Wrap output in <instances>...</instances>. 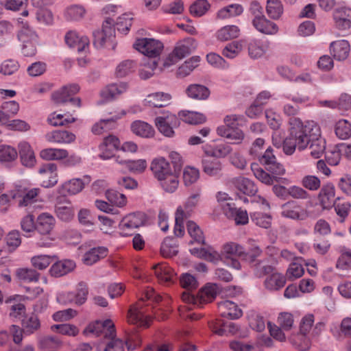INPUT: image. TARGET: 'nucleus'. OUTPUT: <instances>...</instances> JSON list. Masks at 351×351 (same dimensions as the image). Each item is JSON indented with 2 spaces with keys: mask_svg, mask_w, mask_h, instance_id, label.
<instances>
[{
  "mask_svg": "<svg viewBox=\"0 0 351 351\" xmlns=\"http://www.w3.org/2000/svg\"><path fill=\"white\" fill-rule=\"evenodd\" d=\"M18 22L21 24V29L18 33L19 40L21 43L38 42V35L33 28L21 19H18Z\"/></svg>",
  "mask_w": 351,
  "mask_h": 351,
  "instance_id": "nucleus-39",
  "label": "nucleus"
},
{
  "mask_svg": "<svg viewBox=\"0 0 351 351\" xmlns=\"http://www.w3.org/2000/svg\"><path fill=\"white\" fill-rule=\"evenodd\" d=\"M66 44L78 52L86 51L89 47V39L84 34L76 31H69L64 36Z\"/></svg>",
  "mask_w": 351,
  "mask_h": 351,
  "instance_id": "nucleus-16",
  "label": "nucleus"
},
{
  "mask_svg": "<svg viewBox=\"0 0 351 351\" xmlns=\"http://www.w3.org/2000/svg\"><path fill=\"white\" fill-rule=\"evenodd\" d=\"M86 10L82 5H72L64 12V16L69 21H79L84 18Z\"/></svg>",
  "mask_w": 351,
  "mask_h": 351,
  "instance_id": "nucleus-61",
  "label": "nucleus"
},
{
  "mask_svg": "<svg viewBox=\"0 0 351 351\" xmlns=\"http://www.w3.org/2000/svg\"><path fill=\"white\" fill-rule=\"evenodd\" d=\"M79 90L80 86L78 84H69L54 92L51 97L56 104H63L69 101L74 106H80V99L79 97H73Z\"/></svg>",
  "mask_w": 351,
  "mask_h": 351,
  "instance_id": "nucleus-12",
  "label": "nucleus"
},
{
  "mask_svg": "<svg viewBox=\"0 0 351 351\" xmlns=\"http://www.w3.org/2000/svg\"><path fill=\"white\" fill-rule=\"evenodd\" d=\"M330 51L335 60L342 61L349 56L350 45L348 40L344 39L335 40L330 43Z\"/></svg>",
  "mask_w": 351,
  "mask_h": 351,
  "instance_id": "nucleus-22",
  "label": "nucleus"
},
{
  "mask_svg": "<svg viewBox=\"0 0 351 351\" xmlns=\"http://www.w3.org/2000/svg\"><path fill=\"white\" fill-rule=\"evenodd\" d=\"M307 129L313 132L312 140L308 147L310 149V155L314 158H319L326 149V141L321 136V130L317 123H310Z\"/></svg>",
  "mask_w": 351,
  "mask_h": 351,
  "instance_id": "nucleus-10",
  "label": "nucleus"
},
{
  "mask_svg": "<svg viewBox=\"0 0 351 351\" xmlns=\"http://www.w3.org/2000/svg\"><path fill=\"white\" fill-rule=\"evenodd\" d=\"M200 62V57L195 56L186 60L179 66L177 74L180 77L189 75L198 65Z\"/></svg>",
  "mask_w": 351,
  "mask_h": 351,
  "instance_id": "nucleus-50",
  "label": "nucleus"
},
{
  "mask_svg": "<svg viewBox=\"0 0 351 351\" xmlns=\"http://www.w3.org/2000/svg\"><path fill=\"white\" fill-rule=\"evenodd\" d=\"M75 135L67 130H57L46 134V139L58 144H70L75 141Z\"/></svg>",
  "mask_w": 351,
  "mask_h": 351,
  "instance_id": "nucleus-27",
  "label": "nucleus"
},
{
  "mask_svg": "<svg viewBox=\"0 0 351 351\" xmlns=\"http://www.w3.org/2000/svg\"><path fill=\"white\" fill-rule=\"evenodd\" d=\"M91 182L89 176H84L81 178H73L60 185L57 191L56 195L66 197L67 195H74L82 191L84 186Z\"/></svg>",
  "mask_w": 351,
  "mask_h": 351,
  "instance_id": "nucleus-8",
  "label": "nucleus"
},
{
  "mask_svg": "<svg viewBox=\"0 0 351 351\" xmlns=\"http://www.w3.org/2000/svg\"><path fill=\"white\" fill-rule=\"evenodd\" d=\"M252 221L257 226L267 229L271 227L272 217L271 215L261 212H254L250 214Z\"/></svg>",
  "mask_w": 351,
  "mask_h": 351,
  "instance_id": "nucleus-57",
  "label": "nucleus"
},
{
  "mask_svg": "<svg viewBox=\"0 0 351 351\" xmlns=\"http://www.w3.org/2000/svg\"><path fill=\"white\" fill-rule=\"evenodd\" d=\"M222 211L228 218L233 219L237 225H245L248 223L249 217L247 211L237 208L234 203L223 204Z\"/></svg>",
  "mask_w": 351,
  "mask_h": 351,
  "instance_id": "nucleus-18",
  "label": "nucleus"
},
{
  "mask_svg": "<svg viewBox=\"0 0 351 351\" xmlns=\"http://www.w3.org/2000/svg\"><path fill=\"white\" fill-rule=\"evenodd\" d=\"M171 99V96L169 93L156 92L148 95L143 100V104L145 106L149 107L154 106L160 108L167 106L166 102L169 101Z\"/></svg>",
  "mask_w": 351,
  "mask_h": 351,
  "instance_id": "nucleus-35",
  "label": "nucleus"
},
{
  "mask_svg": "<svg viewBox=\"0 0 351 351\" xmlns=\"http://www.w3.org/2000/svg\"><path fill=\"white\" fill-rule=\"evenodd\" d=\"M186 219L183 208L178 206L175 215L174 234L178 237H182L184 234V221Z\"/></svg>",
  "mask_w": 351,
  "mask_h": 351,
  "instance_id": "nucleus-59",
  "label": "nucleus"
},
{
  "mask_svg": "<svg viewBox=\"0 0 351 351\" xmlns=\"http://www.w3.org/2000/svg\"><path fill=\"white\" fill-rule=\"evenodd\" d=\"M57 165L54 163H47L43 165L38 170L40 174H45L48 178L47 180L43 181L41 186L45 188L52 187L58 183Z\"/></svg>",
  "mask_w": 351,
  "mask_h": 351,
  "instance_id": "nucleus-29",
  "label": "nucleus"
},
{
  "mask_svg": "<svg viewBox=\"0 0 351 351\" xmlns=\"http://www.w3.org/2000/svg\"><path fill=\"white\" fill-rule=\"evenodd\" d=\"M252 269L256 277L261 278L267 274H269L274 270V267L268 263L265 259L256 261L252 263Z\"/></svg>",
  "mask_w": 351,
  "mask_h": 351,
  "instance_id": "nucleus-63",
  "label": "nucleus"
},
{
  "mask_svg": "<svg viewBox=\"0 0 351 351\" xmlns=\"http://www.w3.org/2000/svg\"><path fill=\"white\" fill-rule=\"evenodd\" d=\"M187 231L191 237V243H196L204 244L205 238L200 228L193 221H189L186 223Z\"/></svg>",
  "mask_w": 351,
  "mask_h": 351,
  "instance_id": "nucleus-53",
  "label": "nucleus"
},
{
  "mask_svg": "<svg viewBox=\"0 0 351 351\" xmlns=\"http://www.w3.org/2000/svg\"><path fill=\"white\" fill-rule=\"evenodd\" d=\"M40 326L39 319L34 313L27 315L22 320L24 332L28 335L34 333L40 328Z\"/></svg>",
  "mask_w": 351,
  "mask_h": 351,
  "instance_id": "nucleus-51",
  "label": "nucleus"
},
{
  "mask_svg": "<svg viewBox=\"0 0 351 351\" xmlns=\"http://www.w3.org/2000/svg\"><path fill=\"white\" fill-rule=\"evenodd\" d=\"M147 221V216L143 212H134L125 215L120 221L118 229L122 237L131 234L134 229L143 226Z\"/></svg>",
  "mask_w": 351,
  "mask_h": 351,
  "instance_id": "nucleus-5",
  "label": "nucleus"
},
{
  "mask_svg": "<svg viewBox=\"0 0 351 351\" xmlns=\"http://www.w3.org/2000/svg\"><path fill=\"white\" fill-rule=\"evenodd\" d=\"M179 119L174 114L169 112H163L162 115L155 119V125L160 133L167 137L173 136V128L179 125Z\"/></svg>",
  "mask_w": 351,
  "mask_h": 351,
  "instance_id": "nucleus-11",
  "label": "nucleus"
},
{
  "mask_svg": "<svg viewBox=\"0 0 351 351\" xmlns=\"http://www.w3.org/2000/svg\"><path fill=\"white\" fill-rule=\"evenodd\" d=\"M76 267L75 263L70 259L57 261L50 268V274L54 277H61L72 271Z\"/></svg>",
  "mask_w": 351,
  "mask_h": 351,
  "instance_id": "nucleus-31",
  "label": "nucleus"
},
{
  "mask_svg": "<svg viewBox=\"0 0 351 351\" xmlns=\"http://www.w3.org/2000/svg\"><path fill=\"white\" fill-rule=\"evenodd\" d=\"M108 249L105 246L93 247L83 255L82 262L86 265H93L108 256Z\"/></svg>",
  "mask_w": 351,
  "mask_h": 351,
  "instance_id": "nucleus-24",
  "label": "nucleus"
},
{
  "mask_svg": "<svg viewBox=\"0 0 351 351\" xmlns=\"http://www.w3.org/2000/svg\"><path fill=\"white\" fill-rule=\"evenodd\" d=\"M281 215L283 217L304 221L308 217V212L295 201H289L281 206Z\"/></svg>",
  "mask_w": 351,
  "mask_h": 351,
  "instance_id": "nucleus-13",
  "label": "nucleus"
},
{
  "mask_svg": "<svg viewBox=\"0 0 351 351\" xmlns=\"http://www.w3.org/2000/svg\"><path fill=\"white\" fill-rule=\"evenodd\" d=\"M150 311L154 313L156 318L158 319L165 318V315L160 317V316L157 315L155 307L149 308L145 306L143 302H139L130 308L128 315V321L130 324L135 325L137 327L148 328L152 322V316L149 313Z\"/></svg>",
  "mask_w": 351,
  "mask_h": 351,
  "instance_id": "nucleus-1",
  "label": "nucleus"
},
{
  "mask_svg": "<svg viewBox=\"0 0 351 351\" xmlns=\"http://www.w3.org/2000/svg\"><path fill=\"white\" fill-rule=\"evenodd\" d=\"M18 149L22 164L27 167L34 166L36 157L30 144L27 141H21L18 145Z\"/></svg>",
  "mask_w": 351,
  "mask_h": 351,
  "instance_id": "nucleus-28",
  "label": "nucleus"
},
{
  "mask_svg": "<svg viewBox=\"0 0 351 351\" xmlns=\"http://www.w3.org/2000/svg\"><path fill=\"white\" fill-rule=\"evenodd\" d=\"M178 245L173 238L167 237L160 246V253L164 257H171L177 254Z\"/></svg>",
  "mask_w": 351,
  "mask_h": 351,
  "instance_id": "nucleus-56",
  "label": "nucleus"
},
{
  "mask_svg": "<svg viewBox=\"0 0 351 351\" xmlns=\"http://www.w3.org/2000/svg\"><path fill=\"white\" fill-rule=\"evenodd\" d=\"M134 134L143 138H152L155 131L153 127L149 123L143 121H135L131 125Z\"/></svg>",
  "mask_w": 351,
  "mask_h": 351,
  "instance_id": "nucleus-41",
  "label": "nucleus"
},
{
  "mask_svg": "<svg viewBox=\"0 0 351 351\" xmlns=\"http://www.w3.org/2000/svg\"><path fill=\"white\" fill-rule=\"evenodd\" d=\"M159 182L162 188L168 193L175 192L179 185L178 176L173 171L165 176L164 180Z\"/></svg>",
  "mask_w": 351,
  "mask_h": 351,
  "instance_id": "nucleus-64",
  "label": "nucleus"
},
{
  "mask_svg": "<svg viewBox=\"0 0 351 351\" xmlns=\"http://www.w3.org/2000/svg\"><path fill=\"white\" fill-rule=\"evenodd\" d=\"M134 47L146 56L147 58H152L160 55L163 49V44L153 38H142L136 40Z\"/></svg>",
  "mask_w": 351,
  "mask_h": 351,
  "instance_id": "nucleus-9",
  "label": "nucleus"
},
{
  "mask_svg": "<svg viewBox=\"0 0 351 351\" xmlns=\"http://www.w3.org/2000/svg\"><path fill=\"white\" fill-rule=\"evenodd\" d=\"M248 53L252 58L263 56L269 48V43L263 40L252 38L248 41Z\"/></svg>",
  "mask_w": 351,
  "mask_h": 351,
  "instance_id": "nucleus-34",
  "label": "nucleus"
},
{
  "mask_svg": "<svg viewBox=\"0 0 351 351\" xmlns=\"http://www.w3.org/2000/svg\"><path fill=\"white\" fill-rule=\"evenodd\" d=\"M218 291L219 287L216 284H207L202 288L197 293L199 306L213 301Z\"/></svg>",
  "mask_w": 351,
  "mask_h": 351,
  "instance_id": "nucleus-40",
  "label": "nucleus"
},
{
  "mask_svg": "<svg viewBox=\"0 0 351 351\" xmlns=\"http://www.w3.org/2000/svg\"><path fill=\"white\" fill-rule=\"evenodd\" d=\"M137 64L132 60H125L121 62L117 66L115 74L119 77H125L134 71Z\"/></svg>",
  "mask_w": 351,
  "mask_h": 351,
  "instance_id": "nucleus-62",
  "label": "nucleus"
},
{
  "mask_svg": "<svg viewBox=\"0 0 351 351\" xmlns=\"http://www.w3.org/2000/svg\"><path fill=\"white\" fill-rule=\"evenodd\" d=\"M217 134L221 137L232 141L234 144H239L244 138V134L239 128L218 126Z\"/></svg>",
  "mask_w": 351,
  "mask_h": 351,
  "instance_id": "nucleus-32",
  "label": "nucleus"
},
{
  "mask_svg": "<svg viewBox=\"0 0 351 351\" xmlns=\"http://www.w3.org/2000/svg\"><path fill=\"white\" fill-rule=\"evenodd\" d=\"M213 332L219 335L224 336L229 334L234 335L238 330V326L231 322H222L218 320L210 326Z\"/></svg>",
  "mask_w": 351,
  "mask_h": 351,
  "instance_id": "nucleus-38",
  "label": "nucleus"
},
{
  "mask_svg": "<svg viewBox=\"0 0 351 351\" xmlns=\"http://www.w3.org/2000/svg\"><path fill=\"white\" fill-rule=\"evenodd\" d=\"M84 334L87 337L104 336L106 339H111L115 336L114 325L110 319L97 320L89 324L84 329Z\"/></svg>",
  "mask_w": 351,
  "mask_h": 351,
  "instance_id": "nucleus-6",
  "label": "nucleus"
},
{
  "mask_svg": "<svg viewBox=\"0 0 351 351\" xmlns=\"http://www.w3.org/2000/svg\"><path fill=\"white\" fill-rule=\"evenodd\" d=\"M56 225L55 217L48 212H42L36 218V231L40 235H50Z\"/></svg>",
  "mask_w": 351,
  "mask_h": 351,
  "instance_id": "nucleus-15",
  "label": "nucleus"
},
{
  "mask_svg": "<svg viewBox=\"0 0 351 351\" xmlns=\"http://www.w3.org/2000/svg\"><path fill=\"white\" fill-rule=\"evenodd\" d=\"M151 170L155 178L158 180H162L165 176L172 172L170 164L163 157L154 158L151 163Z\"/></svg>",
  "mask_w": 351,
  "mask_h": 351,
  "instance_id": "nucleus-23",
  "label": "nucleus"
},
{
  "mask_svg": "<svg viewBox=\"0 0 351 351\" xmlns=\"http://www.w3.org/2000/svg\"><path fill=\"white\" fill-rule=\"evenodd\" d=\"M179 119L189 124H201L206 121V117L199 112L189 110H181L178 113Z\"/></svg>",
  "mask_w": 351,
  "mask_h": 351,
  "instance_id": "nucleus-43",
  "label": "nucleus"
},
{
  "mask_svg": "<svg viewBox=\"0 0 351 351\" xmlns=\"http://www.w3.org/2000/svg\"><path fill=\"white\" fill-rule=\"evenodd\" d=\"M17 278L25 282H36L39 280L40 274L30 268H19L16 272Z\"/></svg>",
  "mask_w": 351,
  "mask_h": 351,
  "instance_id": "nucleus-58",
  "label": "nucleus"
},
{
  "mask_svg": "<svg viewBox=\"0 0 351 351\" xmlns=\"http://www.w3.org/2000/svg\"><path fill=\"white\" fill-rule=\"evenodd\" d=\"M218 308L221 317L230 319H236L241 317L242 311L237 304L228 300H224L218 302Z\"/></svg>",
  "mask_w": 351,
  "mask_h": 351,
  "instance_id": "nucleus-21",
  "label": "nucleus"
},
{
  "mask_svg": "<svg viewBox=\"0 0 351 351\" xmlns=\"http://www.w3.org/2000/svg\"><path fill=\"white\" fill-rule=\"evenodd\" d=\"M203 149L207 156L215 158L226 157L232 151L230 145L224 143H218L214 146L206 145L203 147Z\"/></svg>",
  "mask_w": 351,
  "mask_h": 351,
  "instance_id": "nucleus-37",
  "label": "nucleus"
},
{
  "mask_svg": "<svg viewBox=\"0 0 351 351\" xmlns=\"http://www.w3.org/2000/svg\"><path fill=\"white\" fill-rule=\"evenodd\" d=\"M126 114L124 110H121L119 112H116L115 114L106 118L101 119L99 122L95 123L92 128V132L95 134H100L103 132L110 130L114 125L117 120L121 119L123 116Z\"/></svg>",
  "mask_w": 351,
  "mask_h": 351,
  "instance_id": "nucleus-26",
  "label": "nucleus"
},
{
  "mask_svg": "<svg viewBox=\"0 0 351 351\" xmlns=\"http://www.w3.org/2000/svg\"><path fill=\"white\" fill-rule=\"evenodd\" d=\"M93 44L97 48L105 47L114 50L117 46L114 21L107 19L102 25V30L94 34Z\"/></svg>",
  "mask_w": 351,
  "mask_h": 351,
  "instance_id": "nucleus-3",
  "label": "nucleus"
},
{
  "mask_svg": "<svg viewBox=\"0 0 351 351\" xmlns=\"http://www.w3.org/2000/svg\"><path fill=\"white\" fill-rule=\"evenodd\" d=\"M333 19L339 30H348L351 27V9L346 7L337 8L333 13Z\"/></svg>",
  "mask_w": 351,
  "mask_h": 351,
  "instance_id": "nucleus-19",
  "label": "nucleus"
},
{
  "mask_svg": "<svg viewBox=\"0 0 351 351\" xmlns=\"http://www.w3.org/2000/svg\"><path fill=\"white\" fill-rule=\"evenodd\" d=\"M266 11L271 19H278L284 11L282 2L280 0H267Z\"/></svg>",
  "mask_w": 351,
  "mask_h": 351,
  "instance_id": "nucleus-55",
  "label": "nucleus"
},
{
  "mask_svg": "<svg viewBox=\"0 0 351 351\" xmlns=\"http://www.w3.org/2000/svg\"><path fill=\"white\" fill-rule=\"evenodd\" d=\"M40 156L47 160H60L67 158L69 153L65 149L46 148L40 151Z\"/></svg>",
  "mask_w": 351,
  "mask_h": 351,
  "instance_id": "nucleus-42",
  "label": "nucleus"
},
{
  "mask_svg": "<svg viewBox=\"0 0 351 351\" xmlns=\"http://www.w3.org/2000/svg\"><path fill=\"white\" fill-rule=\"evenodd\" d=\"M54 212L56 217L62 221L68 222L75 216V210L66 197L56 195L55 197Z\"/></svg>",
  "mask_w": 351,
  "mask_h": 351,
  "instance_id": "nucleus-14",
  "label": "nucleus"
},
{
  "mask_svg": "<svg viewBox=\"0 0 351 351\" xmlns=\"http://www.w3.org/2000/svg\"><path fill=\"white\" fill-rule=\"evenodd\" d=\"M233 184L243 194L254 196L252 202H256L265 208H269V204L264 197L255 195L258 191V187L251 180L244 177H237L233 179Z\"/></svg>",
  "mask_w": 351,
  "mask_h": 351,
  "instance_id": "nucleus-7",
  "label": "nucleus"
},
{
  "mask_svg": "<svg viewBox=\"0 0 351 351\" xmlns=\"http://www.w3.org/2000/svg\"><path fill=\"white\" fill-rule=\"evenodd\" d=\"M152 269L160 283L169 286L176 281V272L167 264L158 263Z\"/></svg>",
  "mask_w": 351,
  "mask_h": 351,
  "instance_id": "nucleus-17",
  "label": "nucleus"
},
{
  "mask_svg": "<svg viewBox=\"0 0 351 351\" xmlns=\"http://www.w3.org/2000/svg\"><path fill=\"white\" fill-rule=\"evenodd\" d=\"M47 121L52 126H61L74 122L75 121V118L70 114H62L53 112L49 115Z\"/></svg>",
  "mask_w": 351,
  "mask_h": 351,
  "instance_id": "nucleus-60",
  "label": "nucleus"
},
{
  "mask_svg": "<svg viewBox=\"0 0 351 351\" xmlns=\"http://www.w3.org/2000/svg\"><path fill=\"white\" fill-rule=\"evenodd\" d=\"M240 29L237 25H226L217 32V37L221 41H226L235 38L239 36Z\"/></svg>",
  "mask_w": 351,
  "mask_h": 351,
  "instance_id": "nucleus-52",
  "label": "nucleus"
},
{
  "mask_svg": "<svg viewBox=\"0 0 351 351\" xmlns=\"http://www.w3.org/2000/svg\"><path fill=\"white\" fill-rule=\"evenodd\" d=\"M126 82L112 84L104 88L100 93L101 97L106 100H111L124 93L128 90Z\"/></svg>",
  "mask_w": 351,
  "mask_h": 351,
  "instance_id": "nucleus-33",
  "label": "nucleus"
},
{
  "mask_svg": "<svg viewBox=\"0 0 351 351\" xmlns=\"http://www.w3.org/2000/svg\"><path fill=\"white\" fill-rule=\"evenodd\" d=\"M310 123H317L314 121H307L303 123L300 119L296 117H291L289 119L290 132L297 142L299 150H303L308 147L310 141L313 138L312 134L313 132L311 130L307 129V126Z\"/></svg>",
  "mask_w": 351,
  "mask_h": 351,
  "instance_id": "nucleus-2",
  "label": "nucleus"
},
{
  "mask_svg": "<svg viewBox=\"0 0 351 351\" xmlns=\"http://www.w3.org/2000/svg\"><path fill=\"white\" fill-rule=\"evenodd\" d=\"M204 172L209 176H217L220 174L221 163L216 159H204L202 160Z\"/></svg>",
  "mask_w": 351,
  "mask_h": 351,
  "instance_id": "nucleus-54",
  "label": "nucleus"
},
{
  "mask_svg": "<svg viewBox=\"0 0 351 351\" xmlns=\"http://www.w3.org/2000/svg\"><path fill=\"white\" fill-rule=\"evenodd\" d=\"M308 334H297L290 337V341L292 345L300 351H306L310 349L311 345V337L307 336Z\"/></svg>",
  "mask_w": 351,
  "mask_h": 351,
  "instance_id": "nucleus-49",
  "label": "nucleus"
},
{
  "mask_svg": "<svg viewBox=\"0 0 351 351\" xmlns=\"http://www.w3.org/2000/svg\"><path fill=\"white\" fill-rule=\"evenodd\" d=\"M320 204L324 209H329L335 202V189L333 184L328 183L324 185L319 193Z\"/></svg>",
  "mask_w": 351,
  "mask_h": 351,
  "instance_id": "nucleus-30",
  "label": "nucleus"
},
{
  "mask_svg": "<svg viewBox=\"0 0 351 351\" xmlns=\"http://www.w3.org/2000/svg\"><path fill=\"white\" fill-rule=\"evenodd\" d=\"M157 62L152 58H145L141 64L138 75L141 79L147 80L153 76L157 67Z\"/></svg>",
  "mask_w": 351,
  "mask_h": 351,
  "instance_id": "nucleus-45",
  "label": "nucleus"
},
{
  "mask_svg": "<svg viewBox=\"0 0 351 351\" xmlns=\"http://www.w3.org/2000/svg\"><path fill=\"white\" fill-rule=\"evenodd\" d=\"M243 12V8L238 3H233L221 8L217 12L219 19H225L241 15Z\"/></svg>",
  "mask_w": 351,
  "mask_h": 351,
  "instance_id": "nucleus-48",
  "label": "nucleus"
},
{
  "mask_svg": "<svg viewBox=\"0 0 351 351\" xmlns=\"http://www.w3.org/2000/svg\"><path fill=\"white\" fill-rule=\"evenodd\" d=\"M286 284V277L280 273L274 272L264 281V286L269 291H276L282 289Z\"/></svg>",
  "mask_w": 351,
  "mask_h": 351,
  "instance_id": "nucleus-36",
  "label": "nucleus"
},
{
  "mask_svg": "<svg viewBox=\"0 0 351 351\" xmlns=\"http://www.w3.org/2000/svg\"><path fill=\"white\" fill-rule=\"evenodd\" d=\"M197 47L196 40L191 37L186 38L178 42L172 51L166 58L164 65L169 66L191 54Z\"/></svg>",
  "mask_w": 351,
  "mask_h": 351,
  "instance_id": "nucleus-4",
  "label": "nucleus"
},
{
  "mask_svg": "<svg viewBox=\"0 0 351 351\" xmlns=\"http://www.w3.org/2000/svg\"><path fill=\"white\" fill-rule=\"evenodd\" d=\"M335 132L341 140H347L351 137V122L347 119H339L335 123Z\"/></svg>",
  "mask_w": 351,
  "mask_h": 351,
  "instance_id": "nucleus-46",
  "label": "nucleus"
},
{
  "mask_svg": "<svg viewBox=\"0 0 351 351\" xmlns=\"http://www.w3.org/2000/svg\"><path fill=\"white\" fill-rule=\"evenodd\" d=\"M119 145L120 141L117 137L112 135L106 137L99 145L100 158L103 160H108L114 157L113 152L119 148Z\"/></svg>",
  "mask_w": 351,
  "mask_h": 351,
  "instance_id": "nucleus-25",
  "label": "nucleus"
},
{
  "mask_svg": "<svg viewBox=\"0 0 351 351\" xmlns=\"http://www.w3.org/2000/svg\"><path fill=\"white\" fill-rule=\"evenodd\" d=\"M252 25L259 32L266 35H274L278 32V25L267 19L265 15L254 17Z\"/></svg>",
  "mask_w": 351,
  "mask_h": 351,
  "instance_id": "nucleus-20",
  "label": "nucleus"
},
{
  "mask_svg": "<svg viewBox=\"0 0 351 351\" xmlns=\"http://www.w3.org/2000/svg\"><path fill=\"white\" fill-rule=\"evenodd\" d=\"M189 251L192 255L210 262H215L219 258V254L210 247L208 248L193 247L190 249Z\"/></svg>",
  "mask_w": 351,
  "mask_h": 351,
  "instance_id": "nucleus-44",
  "label": "nucleus"
},
{
  "mask_svg": "<svg viewBox=\"0 0 351 351\" xmlns=\"http://www.w3.org/2000/svg\"><path fill=\"white\" fill-rule=\"evenodd\" d=\"M187 95L192 99L204 100L208 97L210 91L203 85L191 84L186 89Z\"/></svg>",
  "mask_w": 351,
  "mask_h": 351,
  "instance_id": "nucleus-47",
  "label": "nucleus"
}]
</instances>
